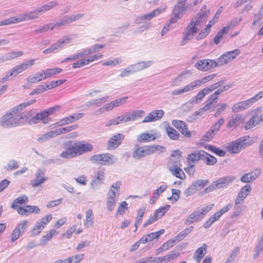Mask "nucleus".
I'll list each match as a JSON object with an SVG mask.
<instances>
[{"instance_id": "nucleus-1", "label": "nucleus", "mask_w": 263, "mask_h": 263, "mask_svg": "<svg viewBox=\"0 0 263 263\" xmlns=\"http://www.w3.org/2000/svg\"><path fill=\"white\" fill-rule=\"evenodd\" d=\"M35 102V99L24 102L12 108L9 112L4 115L0 120V124L5 128H12L19 126L16 112H20L24 108Z\"/></svg>"}, {"instance_id": "nucleus-2", "label": "nucleus", "mask_w": 263, "mask_h": 263, "mask_svg": "<svg viewBox=\"0 0 263 263\" xmlns=\"http://www.w3.org/2000/svg\"><path fill=\"white\" fill-rule=\"evenodd\" d=\"M121 182L117 181L110 186L107 194L106 206L107 210L110 212L115 208L120 196V188Z\"/></svg>"}, {"instance_id": "nucleus-3", "label": "nucleus", "mask_w": 263, "mask_h": 263, "mask_svg": "<svg viewBox=\"0 0 263 263\" xmlns=\"http://www.w3.org/2000/svg\"><path fill=\"white\" fill-rule=\"evenodd\" d=\"M64 148L65 150L61 153L60 156L66 159L71 158L81 155L82 142L81 141H67L64 143Z\"/></svg>"}, {"instance_id": "nucleus-4", "label": "nucleus", "mask_w": 263, "mask_h": 263, "mask_svg": "<svg viewBox=\"0 0 263 263\" xmlns=\"http://www.w3.org/2000/svg\"><path fill=\"white\" fill-rule=\"evenodd\" d=\"M234 179L235 177L231 175L219 178L205 188L203 190V193L206 194L215 190L224 187L230 184Z\"/></svg>"}, {"instance_id": "nucleus-5", "label": "nucleus", "mask_w": 263, "mask_h": 263, "mask_svg": "<svg viewBox=\"0 0 263 263\" xmlns=\"http://www.w3.org/2000/svg\"><path fill=\"white\" fill-rule=\"evenodd\" d=\"M90 160L93 163L102 165H110L117 161V158L114 155L109 154H100L92 155Z\"/></svg>"}, {"instance_id": "nucleus-6", "label": "nucleus", "mask_w": 263, "mask_h": 263, "mask_svg": "<svg viewBox=\"0 0 263 263\" xmlns=\"http://www.w3.org/2000/svg\"><path fill=\"white\" fill-rule=\"evenodd\" d=\"M262 107H258L252 111V117L246 122L245 125L246 129H250L258 125L260 122L263 121Z\"/></svg>"}, {"instance_id": "nucleus-7", "label": "nucleus", "mask_w": 263, "mask_h": 263, "mask_svg": "<svg viewBox=\"0 0 263 263\" xmlns=\"http://www.w3.org/2000/svg\"><path fill=\"white\" fill-rule=\"evenodd\" d=\"M247 137L240 138L229 143L227 146L228 151L232 154L238 153L241 149L250 145V143L246 142Z\"/></svg>"}, {"instance_id": "nucleus-8", "label": "nucleus", "mask_w": 263, "mask_h": 263, "mask_svg": "<svg viewBox=\"0 0 263 263\" xmlns=\"http://www.w3.org/2000/svg\"><path fill=\"white\" fill-rule=\"evenodd\" d=\"M209 13V11L206 10V6H203L200 11L192 18L190 23L200 29L201 26L206 21Z\"/></svg>"}, {"instance_id": "nucleus-9", "label": "nucleus", "mask_w": 263, "mask_h": 263, "mask_svg": "<svg viewBox=\"0 0 263 263\" xmlns=\"http://www.w3.org/2000/svg\"><path fill=\"white\" fill-rule=\"evenodd\" d=\"M127 97H124L121 98L116 99L109 103L105 104L102 107L96 111V115L101 114L105 111H109L112 110L114 108L119 107L124 104L127 99Z\"/></svg>"}, {"instance_id": "nucleus-10", "label": "nucleus", "mask_w": 263, "mask_h": 263, "mask_svg": "<svg viewBox=\"0 0 263 263\" xmlns=\"http://www.w3.org/2000/svg\"><path fill=\"white\" fill-rule=\"evenodd\" d=\"M199 30L198 28L190 22L183 33V37L180 44L181 45H185L189 41L193 39Z\"/></svg>"}, {"instance_id": "nucleus-11", "label": "nucleus", "mask_w": 263, "mask_h": 263, "mask_svg": "<svg viewBox=\"0 0 263 263\" xmlns=\"http://www.w3.org/2000/svg\"><path fill=\"white\" fill-rule=\"evenodd\" d=\"M35 61L34 59H30L16 65L10 70L9 75H13L15 77L33 65L35 64Z\"/></svg>"}, {"instance_id": "nucleus-12", "label": "nucleus", "mask_w": 263, "mask_h": 263, "mask_svg": "<svg viewBox=\"0 0 263 263\" xmlns=\"http://www.w3.org/2000/svg\"><path fill=\"white\" fill-rule=\"evenodd\" d=\"M218 64L213 60L202 59L198 61L195 64V67L198 70L205 71L218 66Z\"/></svg>"}, {"instance_id": "nucleus-13", "label": "nucleus", "mask_w": 263, "mask_h": 263, "mask_svg": "<svg viewBox=\"0 0 263 263\" xmlns=\"http://www.w3.org/2000/svg\"><path fill=\"white\" fill-rule=\"evenodd\" d=\"M187 8L188 6H183L177 3L173 9L170 22L173 23H177L179 20L182 17Z\"/></svg>"}, {"instance_id": "nucleus-14", "label": "nucleus", "mask_w": 263, "mask_h": 263, "mask_svg": "<svg viewBox=\"0 0 263 263\" xmlns=\"http://www.w3.org/2000/svg\"><path fill=\"white\" fill-rule=\"evenodd\" d=\"M240 53V50L236 49L231 51H227L218 59V65H223L231 62Z\"/></svg>"}, {"instance_id": "nucleus-15", "label": "nucleus", "mask_w": 263, "mask_h": 263, "mask_svg": "<svg viewBox=\"0 0 263 263\" xmlns=\"http://www.w3.org/2000/svg\"><path fill=\"white\" fill-rule=\"evenodd\" d=\"M251 189V187L249 184L245 185L240 189V191L238 193L235 200V209L238 208L239 205L243 202L245 198L250 193Z\"/></svg>"}, {"instance_id": "nucleus-16", "label": "nucleus", "mask_w": 263, "mask_h": 263, "mask_svg": "<svg viewBox=\"0 0 263 263\" xmlns=\"http://www.w3.org/2000/svg\"><path fill=\"white\" fill-rule=\"evenodd\" d=\"M224 120L222 118L220 119L206 133L203 137V140L204 141H210L214 136L217 133L221 126L223 124Z\"/></svg>"}, {"instance_id": "nucleus-17", "label": "nucleus", "mask_w": 263, "mask_h": 263, "mask_svg": "<svg viewBox=\"0 0 263 263\" xmlns=\"http://www.w3.org/2000/svg\"><path fill=\"white\" fill-rule=\"evenodd\" d=\"M124 138V135L122 134H117L112 136L108 141L107 149L114 150L117 148L122 143Z\"/></svg>"}, {"instance_id": "nucleus-18", "label": "nucleus", "mask_w": 263, "mask_h": 263, "mask_svg": "<svg viewBox=\"0 0 263 263\" xmlns=\"http://www.w3.org/2000/svg\"><path fill=\"white\" fill-rule=\"evenodd\" d=\"M52 218L51 215H48L42 218L40 221H37L32 230V234L34 235L39 234L45 226L51 221Z\"/></svg>"}, {"instance_id": "nucleus-19", "label": "nucleus", "mask_w": 263, "mask_h": 263, "mask_svg": "<svg viewBox=\"0 0 263 263\" xmlns=\"http://www.w3.org/2000/svg\"><path fill=\"white\" fill-rule=\"evenodd\" d=\"M81 17V14L72 15L71 16H65L62 19L53 23L54 28H59L63 26L67 25L73 22H74Z\"/></svg>"}, {"instance_id": "nucleus-20", "label": "nucleus", "mask_w": 263, "mask_h": 263, "mask_svg": "<svg viewBox=\"0 0 263 263\" xmlns=\"http://www.w3.org/2000/svg\"><path fill=\"white\" fill-rule=\"evenodd\" d=\"M154 63V61L153 60L143 61L131 64L129 66L133 73H135L151 67Z\"/></svg>"}, {"instance_id": "nucleus-21", "label": "nucleus", "mask_w": 263, "mask_h": 263, "mask_svg": "<svg viewBox=\"0 0 263 263\" xmlns=\"http://www.w3.org/2000/svg\"><path fill=\"white\" fill-rule=\"evenodd\" d=\"M173 125L178 129L179 132L187 138H190L192 136L191 133L189 130L187 124L181 120H173Z\"/></svg>"}, {"instance_id": "nucleus-22", "label": "nucleus", "mask_w": 263, "mask_h": 263, "mask_svg": "<svg viewBox=\"0 0 263 263\" xmlns=\"http://www.w3.org/2000/svg\"><path fill=\"white\" fill-rule=\"evenodd\" d=\"M70 40V39L69 37L67 36H64L60 39L56 43L53 44L50 47L44 50L43 51V53L45 54H48L51 52H53L62 47L64 44L69 43Z\"/></svg>"}, {"instance_id": "nucleus-23", "label": "nucleus", "mask_w": 263, "mask_h": 263, "mask_svg": "<svg viewBox=\"0 0 263 263\" xmlns=\"http://www.w3.org/2000/svg\"><path fill=\"white\" fill-rule=\"evenodd\" d=\"M164 113V112L162 109L154 110L145 117L142 121V123L152 122L160 120L163 117Z\"/></svg>"}, {"instance_id": "nucleus-24", "label": "nucleus", "mask_w": 263, "mask_h": 263, "mask_svg": "<svg viewBox=\"0 0 263 263\" xmlns=\"http://www.w3.org/2000/svg\"><path fill=\"white\" fill-rule=\"evenodd\" d=\"M47 178L45 177V173L41 170H37L35 178L30 182L32 187H37L46 181Z\"/></svg>"}, {"instance_id": "nucleus-25", "label": "nucleus", "mask_w": 263, "mask_h": 263, "mask_svg": "<svg viewBox=\"0 0 263 263\" xmlns=\"http://www.w3.org/2000/svg\"><path fill=\"white\" fill-rule=\"evenodd\" d=\"M41 13L36 8L34 10L29 11L26 13L21 14L19 15L20 22L37 18Z\"/></svg>"}, {"instance_id": "nucleus-26", "label": "nucleus", "mask_w": 263, "mask_h": 263, "mask_svg": "<svg viewBox=\"0 0 263 263\" xmlns=\"http://www.w3.org/2000/svg\"><path fill=\"white\" fill-rule=\"evenodd\" d=\"M157 138L156 133L144 132L140 134L137 137V141L140 143L149 142L155 140Z\"/></svg>"}, {"instance_id": "nucleus-27", "label": "nucleus", "mask_w": 263, "mask_h": 263, "mask_svg": "<svg viewBox=\"0 0 263 263\" xmlns=\"http://www.w3.org/2000/svg\"><path fill=\"white\" fill-rule=\"evenodd\" d=\"M195 87L193 83V82H191L187 85L184 86V87L179 88L173 90L171 92V95L172 96H182L185 93H187L190 91H192V90L195 89Z\"/></svg>"}, {"instance_id": "nucleus-28", "label": "nucleus", "mask_w": 263, "mask_h": 263, "mask_svg": "<svg viewBox=\"0 0 263 263\" xmlns=\"http://www.w3.org/2000/svg\"><path fill=\"white\" fill-rule=\"evenodd\" d=\"M203 218L201 213L198 210L195 211L187 217L185 220L184 223L185 225H189L199 221Z\"/></svg>"}, {"instance_id": "nucleus-29", "label": "nucleus", "mask_w": 263, "mask_h": 263, "mask_svg": "<svg viewBox=\"0 0 263 263\" xmlns=\"http://www.w3.org/2000/svg\"><path fill=\"white\" fill-rule=\"evenodd\" d=\"M105 179V172L103 170H99L94 175L91 182L92 187L95 188L99 185L102 184Z\"/></svg>"}, {"instance_id": "nucleus-30", "label": "nucleus", "mask_w": 263, "mask_h": 263, "mask_svg": "<svg viewBox=\"0 0 263 263\" xmlns=\"http://www.w3.org/2000/svg\"><path fill=\"white\" fill-rule=\"evenodd\" d=\"M164 233V229H161L158 232H153L143 236L140 239V241L142 242V243H145L147 242H150L155 238H158L159 237Z\"/></svg>"}, {"instance_id": "nucleus-31", "label": "nucleus", "mask_w": 263, "mask_h": 263, "mask_svg": "<svg viewBox=\"0 0 263 263\" xmlns=\"http://www.w3.org/2000/svg\"><path fill=\"white\" fill-rule=\"evenodd\" d=\"M168 170L171 174L176 177L183 180L185 178V175L183 171L179 166V165H168Z\"/></svg>"}, {"instance_id": "nucleus-32", "label": "nucleus", "mask_w": 263, "mask_h": 263, "mask_svg": "<svg viewBox=\"0 0 263 263\" xmlns=\"http://www.w3.org/2000/svg\"><path fill=\"white\" fill-rule=\"evenodd\" d=\"M250 101L247 100L234 104L232 107L233 112H239L251 106Z\"/></svg>"}, {"instance_id": "nucleus-33", "label": "nucleus", "mask_w": 263, "mask_h": 263, "mask_svg": "<svg viewBox=\"0 0 263 263\" xmlns=\"http://www.w3.org/2000/svg\"><path fill=\"white\" fill-rule=\"evenodd\" d=\"M201 160L209 165H213L217 162V159L213 156L206 153L204 151L201 152Z\"/></svg>"}, {"instance_id": "nucleus-34", "label": "nucleus", "mask_w": 263, "mask_h": 263, "mask_svg": "<svg viewBox=\"0 0 263 263\" xmlns=\"http://www.w3.org/2000/svg\"><path fill=\"white\" fill-rule=\"evenodd\" d=\"M207 246L205 244H203L202 246L199 247L195 252L194 258L197 262L199 263L201 259L203 257L206 253Z\"/></svg>"}, {"instance_id": "nucleus-35", "label": "nucleus", "mask_w": 263, "mask_h": 263, "mask_svg": "<svg viewBox=\"0 0 263 263\" xmlns=\"http://www.w3.org/2000/svg\"><path fill=\"white\" fill-rule=\"evenodd\" d=\"M181 159V152L179 150L174 151L171 155L168 165H179Z\"/></svg>"}, {"instance_id": "nucleus-36", "label": "nucleus", "mask_w": 263, "mask_h": 263, "mask_svg": "<svg viewBox=\"0 0 263 263\" xmlns=\"http://www.w3.org/2000/svg\"><path fill=\"white\" fill-rule=\"evenodd\" d=\"M191 74V72L190 70H186L181 72L176 78L174 79L172 81V85L177 86L179 83H180L185 80L188 76Z\"/></svg>"}, {"instance_id": "nucleus-37", "label": "nucleus", "mask_w": 263, "mask_h": 263, "mask_svg": "<svg viewBox=\"0 0 263 263\" xmlns=\"http://www.w3.org/2000/svg\"><path fill=\"white\" fill-rule=\"evenodd\" d=\"M28 197L26 195H22L13 200L11 207L13 209H17L19 204L26 203L28 202Z\"/></svg>"}, {"instance_id": "nucleus-38", "label": "nucleus", "mask_w": 263, "mask_h": 263, "mask_svg": "<svg viewBox=\"0 0 263 263\" xmlns=\"http://www.w3.org/2000/svg\"><path fill=\"white\" fill-rule=\"evenodd\" d=\"M166 8V6H164L162 8H158L156 9L153 10L152 12L150 13H148L145 14H143V16L145 21H149L152 20L153 17L157 16L160 14L161 12L164 11L165 9Z\"/></svg>"}, {"instance_id": "nucleus-39", "label": "nucleus", "mask_w": 263, "mask_h": 263, "mask_svg": "<svg viewBox=\"0 0 263 263\" xmlns=\"http://www.w3.org/2000/svg\"><path fill=\"white\" fill-rule=\"evenodd\" d=\"M24 52L22 51H13L5 53L3 57V61H9L23 55Z\"/></svg>"}, {"instance_id": "nucleus-40", "label": "nucleus", "mask_w": 263, "mask_h": 263, "mask_svg": "<svg viewBox=\"0 0 263 263\" xmlns=\"http://www.w3.org/2000/svg\"><path fill=\"white\" fill-rule=\"evenodd\" d=\"M215 77V74H212L202 78L201 79H197L193 81V83L195 88H199L201 84L206 83L211 80L213 79Z\"/></svg>"}, {"instance_id": "nucleus-41", "label": "nucleus", "mask_w": 263, "mask_h": 263, "mask_svg": "<svg viewBox=\"0 0 263 263\" xmlns=\"http://www.w3.org/2000/svg\"><path fill=\"white\" fill-rule=\"evenodd\" d=\"M88 54L83 55V66L88 65L90 63L99 60L103 57L101 53L95 54L94 55L87 56Z\"/></svg>"}, {"instance_id": "nucleus-42", "label": "nucleus", "mask_w": 263, "mask_h": 263, "mask_svg": "<svg viewBox=\"0 0 263 263\" xmlns=\"http://www.w3.org/2000/svg\"><path fill=\"white\" fill-rule=\"evenodd\" d=\"M229 27H223L216 34L214 38V43L218 45L221 41L223 36L227 34L229 31Z\"/></svg>"}, {"instance_id": "nucleus-43", "label": "nucleus", "mask_w": 263, "mask_h": 263, "mask_svg": "<svg viewBox=\"0 0 263 263\" xmlns=\"http://www.w3.org/2000/svg\"><path fill=\"white\" fill-rule=\"evenodd\" d=\"M17 119L19 122L18 126H21L24 124L28 120L30 116L29 112H23L19 113V112H16Z\"/></svg>"}, {"instance_id": "nucleus-44", "label": "nucleus", "mask_w": 263, "mask_h": 263, "mask_svg": "<svg viewBox=\"0 0 263 263\" xmlns=\"http://www.w3.org/2000/svg\"><path fill=\"white\" fill-rule=\"evenodd\" d=\"M94 216L91 210L86 212V218L84 225L86 228L92 227L93 225Z\"/></svg>"}, {"instance_id": "nucleus-45", "label": "nucleus", "mask_w": 263, "mask_h": 263, "mask_svg": "<svg viewBox=\"0 0 263 263\" xmlns=\"http://www.w3.org/2000/svg\"><path fill=\"white\" fill-rule=\"evenodd\" d=\"M209 94L205 88L201 90L197 95L193 98L191 101L196 104L199 103L204 98V97Z\"/></svg>"}, {"instance_id": "nucleus-46", "label": "nucleus", "mask_w": 263, "mask_h": 263, "mask_svg": "<svg viewBox=\"0 0 263 263\" xmlns=\"http://www.w3.org/2000/svg\"><path fill=\"white\" fill-rule=\"evenodd\" d=\"M167 136L172 140H176L179 138V133L173 127L167 126L165 127Z\"/></svg>"}, {"instance_id": "nucleus-47", "label": "nucleus", "mask_w": 263, "mask_h": 263, "mask_svg": "<svg viewBox=\"0 0 263 263\" xmlns=\"http://www.w3.org/2000/svg\"><path fill=\"white\" fill-rule=\"evenodd\" d=\"M58 233L54 230H51L45 235H44L41 239V245L45 246L47 244V242L50 240L53 236L56 235Z\"/></svg>"}, {"instance_id": "nucleus-48", "label": "nucleus", "mask_w": 263, "mask_h": 263, "mask_svg": "<svg viewBox=\"0 0 263 263\" xmlns=\"http://www.w3.org/2000/svg\"><path fill=\"white\" fill-rule=\"evenodd\" d=\"M170 208L171 205L168 204H167L164 206H161L154 212V215L158 220L162 217L167 211L169 210Z\"/></svg>"}, {"instance_id": "nucleus-49", "label": "nucleus", "mask_w": 263, "mask_h": 263, "mask_svg": "<svg viewBox=\"0 0 263 263\" xmlns=\"http://www.w3.org/2000/svg\"><path fill=\"white\" fill-rule=\"evenodd\" d=\"M58 4L57 2L52 1L37 8H38L41 14H42L43 13L49 10L54 6H57Z\"/></svg>"}, {"instance_id": "nucleus-50", "label": "nucleus", "mask_w": 263, "mask_h": 263, "mask_svg": "<svg viewBox=\"0 0 263 263\" xmlns=\"http://www.w3.org/2000/svg\"><path fill=\"white\" fill-rule=\"evenodd\" d=\"M20 22L19 15L16 16H13L8 18L5 20L0 21L1 26H6L11 24H14Z\"/></svg>"}, {"instance_id": "nucleus-51", "label": "nucleus", "mask_w": 263, "mask_h": 263, "mask_svg": "<svg viewBox=\"0 0 263 263\" xmlns=\"http://www.w3.org/2000/svg\"><path fill=\"white\" fill-rule=\"evenodd\" d=\"M104 45L101 44L95 45L87 49L83 50V55L92 54L100 51L101 49L104 47Z\"/></svg>"}, {"instance_id": "nucleus-52", "label": "nucleus", "mask_w": 263, "mask_h": 263, "mask_svg": "<svg viewBox=\"0 0 263 263\" xmlns=\"http://www.w3.org/2000/svg\"><path fill=\"white\" fill-rule=\"evenodd\" d=\"M109 99V96H106L99 99H97L89 101L87 103L86 105L92 106L95 105L98 106L101 104L105 103Z\"/></svg>"}, {"instance_id": "nucleus-53", "label": "nucleus", "mask_w": 263, "mask_h": 263, "mask_svg": "<svg viewBox=\"0 0 263 263\" xmlns=\"http://www.w3.org/2000/svg\"><path fill=\"white\" fill-rule=\"evenodd\" d=\"M54 29L53 23H49L44 26H41L40 28L34 30L35 33H40L47 32L49 30H52Z\"/></svg>"}, {"instance_id": "nucleus-54", "label": "nucleus", "mask_w": 263, "mask_h": 263, "mask_svg": "<svg viewBox=\"0 0 263 263\" xmlns=\"http://www.w3.org/2000/svg\"><path fill=\"white\" fill-rule=\"evenodd\" d=\"M241 119V116L239 115L234 116L231 119L229 120L227 126L229 127L238 126Z\"/></svg>"}, {"instance_id": "nucleus-55", "label": "nucleus", "mask_w": 263, "mask_h": 263, "mask_svg": "<svg viewBox=\"0 0 263 263\" xmlns=\"http://www.w3.org/2000/svg\"><path fill=\"white\" fill-rule=\"evenodd\" d=\"M194 227L193 226H190L187 228L185 229L184 230L181 231L179 234H178L176 236H175V238L177 240V241H180L183 239L185 237H186L189 233H190Z\"/></svg>"}, {"instance_id": "nucleus-56", "label": "nucleus", "mask_w": 263, "mask_h": 263, "mask_svg": "<svg viewBox=\"0 0 263 263\" xmlns=\"http://www.w3.org/2000/svg\"><path fill=\"white\" fill-rule=\"evenodd\" d=\"M145 208H141L138 213V215L136 219L135 227H136V230H134L135 232H136L137 230L138 227L141 224V221L142 220V218L145 213Z\"/></svg>"}, {"instance_id": "nucleus-57", "label": "nucleus", "mask_w": 263, "mask_h": 263, "mask_svg": "<svg viewBox=\"0 0 263 263\" xmlns=\"http://www.w3.org/2000/svg\"><path fill=\"white\" fill-rule=\"evenodd\" d=\"M63 71L60 68L55 67L53 68H48L45 70V74L48 78H51L57 73H59Z\"/></svg>"}, {"instance_id": "nucleus-58", "label": "nucleus", "mask_w": 263, "mask_h": 263, "mask_svg": "<svg viewBox=\"0 0 263 263\" xmlns=\"http://www.w3.org/2000/svg\"><path fill=\"white\" fill-rule=\"evenodd\" d=\"M128 210V203L125 201H122L120 203L118 206V209L116 212V216L118 215H123L125 211Z\"/></svg>"}, {"instance_id": "nucleus-59", "label": "nucleus", "mask_w": 263, "mask_h": 263, "mask_svg": "<svg viewBox=\"0 0 263 263\" xmlns=\"http://www.w3.org/2000/svg\"><path fill=\"white\" fill-rule=\"evenodd\" d=\"M145 149L144 147H141L135 149L133 153V157L135 159H140L141 158L146 156L145 155Z\"/></svg>"}, {"instance_id": "nucleus-60", "label": "nucleus", "mask_w": 263, "mask_h": 263, "mask_svg": "<svg viewBox=\"0 0 263 263\" xmlns=\"http://www.w3.org/2000/svg\"><path fill=\"white\" fill-rule=\"evenodd\" d=\"M201 152L202 151H199L197 153H193L189 154L187 157V161L192 162H195V161L201 160L202 155Z\"/></svg>"}, {"instance_id": "nucleus-61", "label": "nucleus", "mask_w": 263, "mask_h": 263, "mask_svg": "<svg viewBox=\"0 0 263 263\" xmlns=\"http://www.w3.org/2000/svg\"><path fill=\"white\" fill-rule=\"evenodd\" d=\"M123 62L122 60L120 58H117L113 60H109L103 63L102 65L103 66H115Z\"/></svg>"}, {"instance_id": "nucleus-62", "label": "nucleus", "mask_w": 263, "mask_h": 263, "mask_svg": "<svg viewBox=\"0 0 263 263\" xmlns=\"http://www.w3.org/2000/svg\"><path fill=\"white\" fill-rule=\"evenodd\" d=\"M209 183L207 179H198L193 182L197 191L206 186Z\"/></svg>"}, {"instance_id": "nucleus-63", "label": "nucleus", "mask_w": 263, "mask_h": 263, "mask_svg": "<svg viewBox=\"0 0 263 263\" xmlns=\"http://www.w3.org/2000/svg\"><path fill=\"white\" fill-rule=\"evenodd\" d=\"M54 137V136L52 130L40 136L37 138V141L39 142H44L49 140L50 138H52Z\"/></svg>"}, {"instance_id": "nucleus-64", "label": "nucleus", "mask_w": 263, "mask_h": 263, "mask_svg": "<svg viewBox=\"0 0 263 263\" xmlns=\"http://www.w3.org/2000/svg\"><path fill=\"white\" fill-rule=\"evenodd\" d=\"M239 251L240 249L239 247L235 248L228 256L226 261H227L228 263H231L234 261L236 256L239 254Z\"/></svg>"}]
</instances>
